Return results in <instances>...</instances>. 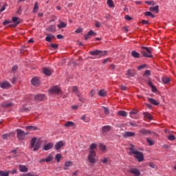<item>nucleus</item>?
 <instances>
[{"mask_svg": "<svg viewBox=\"0 0 176 176\" xmlns=\"http://www.w3.org/2000/svg\"><path fill=\"white\" fill-rule=\"evenodd\" d=\"M129 152L131 155H135L134 157L135 159L138 160V162H144V153L135 150L133 145H131V147L129 148Z\"/></svg>", "mask_w": 176, "mask_h": 176, "instance_id": "nucleus-1", "label": "nucleus"}, {"mask_svg": "<svg viewBox=\"0 0 176 176\" xmlns=\"http://www.w3.org/2000/svg\"><path fill=\"white\" fill-rule=\"evenodd\" d=\"M141 53L143 57H146L148 58H152L153 55H152V52L153 50L151 47H141Z\"/></svg>", "mask_w": 176, "mask_h": 176, "instance_id": "nucleus-2", "label": "nucleus"}, {"mask_svg": "<svg viewBox=\"0 0 176 176\" xmlns=\"http://www.w3.org/2000/svg\"><path fill=\"white\" fill-rule=\"evenodd\" d=\"M36 140H38V138L34 137L32 138L30 141V149H33L34 152L36 151H39V149H41V143L36 142Z\"/></svg>", "mask_w": 176, "mask_h": 176, "instance_id": "nucleus-3", "label": "nucleus"}, {"mask_svg": "<svg viewBox=\"0 0 176 176\" xmlns=\"http://www.w3.org/2000/svg\"><path fill=\"white\" fill-rule=\"evenodd\" d=\"M96 151L94 150H90L88 154V161L91 164H96Z\"/></svg>", "mask_w": 176, "mask_h": 176, "instance_id": "nucleus-4", "label": "nucleus"}, {"mask_svg": "<svg viewBox=\"0 0 176 176\" xmlns=\"http://www.w3.org/2000/svg\"><path fill=\"white\" fill-rule=\"evenodd\" d=\"M107 53V51H101L100 50H95L94 51L89 52V54L91 56H98L99 57H102V56H105Z\"/></svg>", "mask_w": 176, "mask_h": 176, "instance_id": "nucleus-5", "label": "nucleus"}, {"mask_svg": "<svg viewBox=\"0 0 176 176\" xmlns=\"http://www.w3.org/2000/svg\"><path fill=\"white\" fill-rule=\"evenodd\" d=\"M16 137L19 141H23L25 138V132L21 129H16Z\"/></svg>", "mask_w": 176, "mask_h": 176, "instance_id": "nucleus-6", "label": "nucleus"}, {"mask_svg": "<svg viewBox=\"0 0 176 176\" xmlns=\"http://www.w3.org/2000/svg\"><path fill=\"white\" fill-rule=\"evenodd\" d=\"M49 91L51 94H63L61 89L57 85L52 87L51 89H50Z\"/></svg>", "mask_w": 176, "mask_h": 176, "instance_id": "nucleus-7", "label": "nucleus"}, {"mask_svg": "<svg viewBox=\"0 0 176 176\" xmlns=\"http://www.w3.org/2000/svg\"><path fill=\"white\" fill-rule=\"evenodd\" d=\"M129 173L132 174L134 176H140L141 175V172L140 171L139 169L135 168H131L129 170Z\"/></svg>", "mask_w": 176, "mask_h": 176, "instance_id": "nucleus-8", "label": "nucleus"}, {"mask_svg": "<svg viewBox=\"0 0 176 176\" xmlns=\"http://www.w3.org/2000/svg\"><path fill=\"white\" fill-rule=\"evenodd\" d=\"M111 130H112V126L109 125H105L102 128V133L103 135H105V134H107V133H109Z\"/></svg>", "mask_w": 176, "mask_h": 176, "instance_id": "nucleus-9", "label": "nucleus"}, {"mask_svg": "<svg viewBox=\"0 0 176 176\" xmlns=\"http://www.w3.org/2000/svg\"><path fill=\"white\" fill-rule=\"evenodd\" d=\"M31 83L33 86L38 87V86L41 85V81H39V78H38V77H34L31 80Z\"/></svg>", "mask_w": 176, "mask_h": 176, "instance_id": "nucleus-10", "label": "nucleus"}, {"mask_svg": "<svg viewBox=\"0 0 176 176\" xmlns=\"http://www.w3.org/2000/svg\"><path fill=\"white\" fill-rule=\"evenodd\" d=\"M65 145L64 142L63 141H59L56 142V144L54 146V148L56 151H58V149H61L62 147H63Z\"/></svg>", "mask_w": 176, "mask_h": 176, "instance_id": "nucleus-11", "label": "nucleus"}, {"mask_svg": "<svg viewBox=\"0 0 176 176\" xmlns=\"http://www.w3.org/2000/svg\"><path fill=\"white\" fill-rule=\"evenodd\" d=\"M35 101H43L45 100V95L40 94L34 96Z\"/></svg>", "mask_w": 176, "mask_h": 176, "instance_id": "nucleus-12", "label": "nucleus"}, {"mask_svg": "<svg viewBox=\"0 0 176 176\" xmlns=\"http://www.w3.org/2000/svg\"><path fill=\"white\" fill-rule=\"evenodd\" d=\"M0 87L1 89H9L10 87V83L8 81H4L0 83Z\"/></svg>", "mask_w": 176, "mask_h": 176, "instance_id": "nucleus-13", "label": "nucleus"}, {"mask_svg": "<svg viewBox=\"0 0 176 176\" xmlns=\"http://www.w3.org/2000/svg\"><path fill=\"white\" fill-rule=\"evenodd\" d=\"M139 133L141 135H148V134H151V131L148 129H141L139 131Z\"/></svg>", "mask_w": 176, "mask_h": 176, "instance_id": "nucleus-14", "label": "nucleus"}, {"mask_svg": "<svg viewBox=\"0 0 176 176\" xmlns=\"http://www.w3.org/2000/svg\"><path fill=\"white\" fill-rule=\"evenodd\" d=\"M134 135H135V133L134 132H130V131H126L124 132L122 134V136L124 137L125 138H127L129 137H134Z\"/></svg>", "mask_w": 176, "mask_h": 176, "instance_id": "nucleus-15", "label": "nucleus"}, {"mask_svg": "<svg viewBox=\"0 0 176 176\" xmlns=\"http://www.w3.org/2000/svg\"><path fill=\"white\" fill-rule=\"evenodd\" d=\"M18 20H19V17H13V18H12V21L14 22V24L10 25V27L16 28V26L18 24H20V21H18Z\"/></svg>", "mask_w": 176, "mask_h": 176, "instance_id": "nucleus-16", "label": "nucleus"}, {"mask_svg": "<svg viewBox=\"0 0 176 176\" xmlns=\"http://www.w3.org/2000/svg\"><path fill=\"white\" fill-rule=\"evenodd\" d=\"M19 171L21 173H28V168L25 165H19Z\"/></svg>", "mask_w": 176, "mask_h": 176, "instance_id": "nucleus-17", "label": "nucleus"}, {"mask_svg": "<svg viewBox=\"0 0 176 176\" xmlns=\"http://www.w3.org/2000/svg\"><path fill=\"white\" fill-rule=\"evenodd\" d=\"M48 32H56V25H50L48 28L46 29Z\"/></svg>", "mask_w": 176, "mask_h": 176, "instance_id": "nucleus-18", "label": "nucleus"}, {"mask_svg": "<svg viewBox=\"0 0 176 176\" xmlns=\"http://www.w3.org/2000/svg\"><path fill=\"white\" fill-rule=\"evenodd\" d=\"M43 72L47 76H50V75H52V71H50V69H47V67L43 68Z\"/></svg>", "mask_w": 176, "mask_h": 176, "instance_id": "nucleus-19", "label": "nucleus"}, {"mask_svg": "<svg viewBox=\"0 0 176 176\" xmlns=\"http://www.w3.org/2000/svg\"><path fill=\"white\" fill-rule=\"evenodd\" d=\"M54 146V144L53 143H48L45 146H44L43 149L44 151H50V149H52Z\"/></svg>", "mask_w": 176, "mask_h": 176, "instance_id": "nucleus-20", "label": "nucleus"}, {"mask_svg": "<svg viewBox=\"0 0 176 176\" xmlns=\"http://www.w3.org/2000/svg\"><path fill=\"white\" fill-rule=\"evenodd\" d=\"M72 162L71 161H67L65 163V167H64V170H69V168H68V167H71L72 166Z\"/></svg>", "mask_w": 176, "mask_h": 176, "instance_id": "nucleus-21", "label": "nucleus"}, {"mask_svg": "<svg viewBox=\"0 0 176 176\" xmlns=\"http://www.w3.org/2000/svg\"><path fill=\"white\" fill-rule=\"evenodd\" d=\"M13 103L12 102H3L1 104V107L3 108H9L10 107H12Z\"/></svg>", "mask_w": 176, "mask_h": 176, "instance_id": "nucleus-22", "label": "nucleus"}, {"mask_svg": "<svg viewBox=\"0 0 176 176\" xmlns=\"http://www.w3.org/2000/svg\"><path fill=\"white\" fill-rule=\"evenodd\" d=\"M143 115H144L145 119H147L148 120H152V116L149 113L144 112V113H143Z\"/></svg>", "mask_w": 176, "mask_h": 176, "instance_id": "nucleus-23", "label": "nucleus"}, {"mask_svg": "<svg viewBox=\"0 0 176 176\" xmlns=\"http://www.w3.org/2000/svg\"><path fill=\"white\" fill-rule=\"evenodd\" d=\"M148 101L151 102V104H153V105H159L160 104L159 102H157L156 100H155V99L152 98H148Z\"/></svg>", "mask_w": 176, "mask_h": 176, "instance_id": "nucleus-24", "label": "nucleus"}, {"mask_svg": "<svg viewBox=\"0 0 176 176\" xmlns=\"http://www.w3.org/2000/svg\"><path fill=\"white\" fill-rule=\"evenodd\" d=\"M149 10L150 12H156L157 13H159V6H156L155 7H150Z\"/></svg>", "mask_w": 176, "mask_h": 176, "instance_id": "nucleus-25", "label": "nucleus"}, {"mask_svg": "<svg viewBox=\"0 0 176 176\" xmlns=\"http://www.w3.org/2000/svg\"><path fill=\"white\" fill-rule=\"evenodd\" d=\"M58 28H65L67 27V23H65L64 21H60V23L57 25Z\"/></svg>", "mask_w": 176, "mask_h": 176, "instance_id": "nucleus-26", "label": "nucleus"}, {"mask_svg": "<svg viewBox=\"0 0 176 176\" xmlns=\"http://www.w3.org/2000/svg\"><path fill=\"white\" fill-rule=\"evenodd\" d=\"M131 56L134 58H140V54L138 52H137L136 51H132Z\"/></svg>", "mask_w": 176, "mask_h": 176, "instance_id": "nucleus-27", "label": "nucleus"}, {"mask_svg": "<svg viewBox=\"0 0 176 176\" xmlns=\"http://www.w3.org/2000/svg\"><path fill=\"white\" fill-rule=\"evenodd\" d=\"M98 96H100V97H105L107 96V91H104V89L99 91Z\"/></svg>", "mask_w": 176, "mask_h": 176, "instance_id": "nucleus-28", "label": "nucleus"}, {"mask_svg": "<svg viewBox=\"0 0 176 176\" xmlns=\"http://www.w3.org/2000/svg\"><path fill=\"white\" fill-rule=\"evenodd\" d=\"M73 126H75V123L72 121H68L65 124V127H73Z\"/></svg>", "mask_w": 176, "mask_h": 176, "instance_id": "nucleus-29", "label": "nucleus"}, {"mask_svg": "<svg viewBox=\"0 0 176 176\" xmlns=\"http://www.w3.org/2000/svg\"><path fill=\"white\" fill-rule=\"evenodd\" d=\"M118 115L119 116H122L124 118H126V116H127V112L124 111H119L118 112Z\"/></svg>", "mask_w": 176, "mask_h": 176, "instance_id": "nucleus-30", "label": "nucleus"}, {"mask_svg": "<svg viewBox=\"0 0 176 176\" xmlns=\"http://www.w3.org/2000/svg\"><path fill=\"white\" fill-rule=\"evenodd\" d=\"M38 9H39V3L38 2H35L33 9V13H36V12H38Z\"/></svg>", "mask_w": 176, "mask_h": 176, "instance_id": "nucleus-31", "label": "nucleus"}, {"mask_svg": "<svg viewBox=\"0 0 176 176\" xmlns=\"http://www.w3.org/2000/svg\"><path fill=\"white\" fill-rule=\"evenodd\" d=\"M162 80L164 85H167L168 83H170V78L168 77H163L162 78Z\"/></svg>", "mask_w": 176, "mask_h": 176, "instance_id": "nucleus-32", "label": "nucleus"}, {"mask_svg": "<svg viewBox=\"0 0 176 176\" xmlns=\"http://www.w3.org/2000/svg\"><path fill=\"white\" fill-rule=\"evenodd\" d=\"M26 130H30L31 131H35V130H38V127L35 126H28L26 127Z\"/></svg>", "mask_w": 176, "mask_h": 176, "instance_id": "nucleus-33", "label": "nucleus"}, {"mask_svg": "<svg viewBox=\"0 0 176 176\" xmlns=\"http://www.w3.org/2000/svg\"><path fill=\"white\" fill-rule=\"evenodd\" d=\"M107 4L108 5L109 8H115V4H113V1L112 0H107Z\"/></svg>", "mask_w": 176, "mask_h": 176, "instance_id": "nucleus-34", "label": "nucleus"}, {"mask_svg": "<svg viewBox=\"0 0 176 176\" xmlns=\"http://www.w3.org/2000/svg\"><path fill=\"white\" fill-rule=\"evenodd\" d=\"M54 35L50 34V36L45 37V41L47 42H52V39H54Z\"/></svg>", "mask_w": 176, "mask_h": 176, "instance_id": "nucleus-35", "label": "nucleus"}, {"mask_svg": "<svg viewBox=\"0 0 176 176\" xmlns=\"http://www.w3.org/2000/svg\"><path fill=\"white\" fill-rule=\"evenodd\" d=\"M72 91L73 93H75L78 96H79V91H78V87H73Z\"/></svg>", "mask_w": 176, "mask_h": 176, "instance_id": "nucleus-36", "label": "nucleus"}, {"mask_svg": "<svg viewBox=\"0 0 176 176\" xmlns=\"http://www.w3.org/2000/svg\"><path fill=\"white\" fill-rule=\"evenodd\" d=\"M0 176H9V171H0Z\"/></svg>", "mask_w": 176, "mask_h": 176, "instance_id": "nucleus-37", "label": "nucleus"}, {"mask_svg": "<svg viewBox=\"0 0 176 176\" xmlns=\"http://www.w3.org/2000/svg\"><path fill=\"white\" fill-rule=\"evenodd\" d=\"M89 148L91 149V151H94V149H97V144L92 143L90 146H89Z\"/></svg>", "mask_w": 176, "mask_h": 176, "instance_id": "nucleus-38", "label": "nucleus"}, {"mask_svg": "<svg viewBox=\"0 0 176 176\" xmlns=\"http://www.w3.org/2000/svg\"><path fill=\"white\" fill-rule=\"evenodd\" d=\"M145 3H147V5H151L152 6H155L156 5V3L153 1H145Z\"/></svg>", "mask_w": 176, "mask_h": 176, "instance_id": "nucleus-39", "label": "nucleus"}, {"mask_svg": "<svg viewBox=\"0 0 176 176\" xmlns=\"http://www.w3.org/2000/svg\"><path fill=\"white\" fill-rule=\"evenodd\" d=\"M137 113H138V111H137L136 109H133V110L130 112V116H131V118H133V115H137Z\"/></svg>", "mask_w": 176, "mask_h": 176, "instance_id": "nucleus-40", "label": "nucleus"}, {"mask_svg": "<svg viewBox=\"0 0 176 176\" xmlns=\"http://www.w3.org/2000/svg\"><path fill=\"white\" fill-rule=\"evenodd\" d=\"M102 163L103 164H108V162H109V158L108 157H104L103 160H101Z\"/></svg>", "mask_w": 176, "mask_h": 176, "instance_id": "nucleus-41", "label": "nucleus"}, {"mask_svg": "<svg viewBox=\"0 0 176 176\" xmlns=\"http://www.w3.org/2000/svg\"><path fill=\"white\" fill-rule=\"evenodd\" d=\"M88 34L89 35V36H97V33L94 32V31H93V30H90L88 32Z\"/></svg>", "mask_w": 176, "mask_h": 176, "instance_id": "nucleus-42", "label": "nucleus"}, {"mask_svg": "<svg viewBox=\"0 0 176 176\" xmlns=\"http://www.w3.org/2000/svg\"><path fill=\"white\" fill-rule=\"evenodd\" d=\"M145 16H150L151 17H152V19H155V15L152 14V12H146L144 13Z\"/></svg>", "mask_w": 176, "mask_h": 176, "instance_id": "nucleus-43", "label": "nucleus"}, {"mask_svg": "<svg viewBox=\"0 0 176 176\" xmlns=\"http://www.w3.org/2000/svg\"><path fill=\"white\" fill-rule=\"evenodd\" d=\"M55 159L58 163L60 162V160L61 159V154H56Z\"/></svg>", "mask_w": 176, "mask_h": 176, "instance_id": "nucleus-44", "label": "nucleus"}, {"mask_svg": "<svg viewBox=\"0 0 176 176\" xmlns=\"http://www.w3.org/2000/svg\"><path fill=\"white\" fill-rule=\"evenodd\" d=\"M53 160V157L52 155H49L47 158H45V162L49 163V162H52Z\"/></svg>", "mask_w": 176, "mask_h": 176, "instance_id": "nucleus-45", "label": "nucleus"}, {"mask_svg": "<svg viewBox=\"0 0 176 176\" xmlns=\"http://www.w3.org/2000/svg\"><path fill=\"white\" fill-rule=\"evenodd\" d=\"M103 109L104 111V113L105 115H109V109L106 107H103Z\"/></svg>", "mask_w": 176, "mask_h": 176, "instance_id": "nucleus-46", "label": "nucleus"}, {"mask_svg": "<svg viewBox=\"0 0 176 176\" xmlns=\"http://www.w3.org/2000/svg\"><path fill=\"white\" fill-rule=\"evenodd\" d=\"M126 76H128L130 78H131V76H133V73H131V70L130 69H129L126 71Z\"/></svg>", "mask_w": 176, "mask_h": 176, "instance_id": "nucleus-47", "label": "nucleus"}, {"mask_svg": "<svg viewBox=\"0 0 176 176\" xmlns=\"http://www.w3.org/2000/svg\"><path fill=\"white\" fill-rule=\"evenodd\" d=\"M168 140H169V141H174V140H175V136H174V135H170L168 137Z\"/></svg>", "mask_w": 176, "mask_h": 176, "instance_id": "nucleus-48", "label": "nucleus"}, {"mask_svg": "<svg viewBox=\"0 0 176 176\" xmlns=\"http://www.w3.org/2000/svg\"><path fill=\"white\" fill-rule=\"evenodd\" d=\"M146 141H147L148 144L150 146H152V145H153V144H155V143L153 142V140H150L149 138H146Z\"/></svg>", "mask_w": 176, "mask_h": 176, "instance_id": "nucleus-49", "label": "nucleus"}, {"mask_svg": "<svg viewBox=\"0 0 176 176\" xmlns=\"http://www.w3.org/2000/svg\"><path fill=\"white\" fill-rule=\"evenodd\" d=\"M99 148L102 150V151H105V149L107 148V146H105V145L100 144L99 145Z\"/></svg>", "mask_w": 176, "mask_h": 176, "instance_id": "nucleus-50", "label": "nucleus"}, {"mask_svg": "<svg viewBox=\"0 0 176 176\" xmlns=\"http://www.w3.org/2000/svg\"><path fill=\"white\" fill-rule=\"evenodd\" d=\"M145 67H146V65H141L138 67V70L141 71V69H144Z\"/></svg>", "mask_w": 176, "mask_h": 176, "instance_id": "nucleus-51", "label": "nucleus"}, {"mask_svg": "<svg viewBox=\"0 0 176 176\" xmlns=\"http://www.w3.org/2000/svg\"><path fill=\"white\" fill-rule=\"evenodd\" d=\"M10 135L8 134V133H6L4 135H2V138L3 140H8V138L10 137Z\"/></svg>", "mask_w": 176, "mask_h": 176, "instance_id": "nucleus-52", "label": "nucleus"}, {"mask_svg": "<svg viewBox=\"0 0 176 176\" xmlns=\"http://www.w3.org/2000/svg\"><path fill=\"white\" fill-rule=\"evenodd\" d=\"M51 47H52V49H58V45H57L56 44L54 43H52L51 44Z\"/></svg>", "mask_w": 176, "mask_h": 176, "instance_id": "nucleus-53", "label": "nucleus"}, {"mask_svg": "<svg viewBox=\"0 0 176 176\" xmlns=\"http://www.w3.org/2000/svg\"><path fill=\"white\" fill-rule=\"evenodd\" d=\"M148 75V76L151 75V71H149V70H146V71L144 72V76H147Z\"/></svg>", "mask_w": 176, "mask_h": 176, "instance_id": "nucleus-54", "label": "nucleus"}, {"mask_svg": "<svg viewBox=\"0 0 176 176\" xmlns=\"http://www.w3.org/2000/svg\"><path fill=\"white\" fill-rule=\"evenodd\" d=\"M22 176H38L36 175H33L31 173H25V175H21Z\"/></svg>", "mask_w": 176, "mask_h": 176, "instance_id": "nucleus-55", "label": "nucleus"}, {"mask_svg": "<svg viewBox=\"0 0 176 176\" xmlns=\"http://www.w3.org/2000/svg\"><path fill=\"white\" fill-rule=\"evenodd\" d=\"M82 31H83V30H82V28H78V29L75 31V32H76V34H80V32H82Z\"/></svg>", "mask_w": 176, "mask_h": 176, "instance_id": "nucleus-56", "label": "nucleus"}, {"mask_svg": "<svg viewBox=\"0 0 176 176\" xmlns=\"http://www.w3.org/2000/svg\"><path fill=\"white\" fill-rule=\"evenodd\" d=\"M125 19L127 20L128 21H130L133 20V18L131 16H129V15H126Z\"/></svg>", "mask_w": 176, "mask_h": 176, "instance_id": "nucleus-57", "label": "nucleus"}, {"mask_svg": "<svg viewBox=\"0 0 176 176\" xmlns=\"http://www.w3.org/2000/svg\"><path fill=\"white\" fill-rule=\"evenodd\" d=\"M120 89H121V90H123L124 91L125 90H127V87L126 86H124V85H120Z\"/></svg>", "mask_w": 176, "mask_h": 176, "instance_id": "nucleus-58", "label": "nucleus"}, {"mask_svg": "<svg viewBox=\"0 0 176 176\" xmlns=\"http://www.w3.org/2000/svg\"><path fill=\"white\" fill-rule=\"evenodd\" d=\"M94 94H96V89H92V90L90 91V96H91V97H93V96H94Z\"/></svg>", "mask_w": 176, "mask_h": 176, "instance_id": "nucleus-59", "label": "nucleus"}, {"mask_svg": "<svg viewBox=\"0 0 176 176\" xmlns=\"http://www.w3.org/2000/svg\"><path fill=\"white\" fill-rule=\"evenodd\" d=\"M95 26H96L97 28H100V27H101V24H100L98 21H96V23H95Z\"/></svg>", "mask_w": 176, "mask_h": 176, "instance_id": "nucleus-60", "label": "nucleus"}, {"mask_svg": "<svg viewBox=\"0 0 176 176\" xmlns=\"http://www.w3.org/2000/svg\"><path fill=\"white\" fill-rule=\"evenodd\" d=\"M129 124L131 126H132V127H138V125L135 122H130Z\"/></svg>", "mask_w": 176, "mask_h": 176, "instance_id": "nucleus-61", "label": "nucleus"}, {"mask_svg": "<svg viewBox=\"0 0 176 176\" xmlns=\"http://www.w3.org/2000/svg\"><path fill=\"white\" fill-rule=\"evenodd\" d=\"M84 38L85 39V41H87V39H89L90 38V35L88 34V33L85 35H84Z\"/></svg>", "mask_w": 176, "mask_h": 176, "instance_id": "nucleus-62", "label": "nucleus"}, {"mask_svg": "<svg viewBox=\"0 0 176 176\" xmlns=\"http://www.w3.org/2000/svg\"><path fill=\"white\" fill-rule=\"evenodd\" d=\"M56 38H57V39H63L64 38V36L61 34H58L56 36Z\"/></svg>", "mask_w": 176, "mask_h": 176, "instance_id": "nucleus-63", "label": "nucleus"}, {"mask_svg": "<svg viewBox=\"0 0 176 176\" xmlns=\"http://www.w3.org/2000/svg\"><path fill=\"white\" fill-rule=\"evenodd\" d=\"M78 100H79V101H80L81 102H85V101H86V100H85V98H82V97H79Z\"/></svg>", "mask_w": 176, "mask_h": 176, "instance_id": "nucleus-64", "label": "nucleus"}]
</instances>
